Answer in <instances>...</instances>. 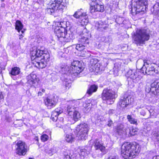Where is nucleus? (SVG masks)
Masks as SVG:
<instances>
[{
  "mask_svg": "<svg viewBox=\"0 0 159 159\" xmlns=\"http://www.w3.org/2000/svg\"><path fill=\"white\" fill-rule=\"evenodd\" d=\"M26 79L27 80V84H30L31 86H33L36 87L37 86L39 79L34 72L32 73L27 76L26 77Z\"/></svg>",
  "mask_w": 159,
  "mask_h": 159,
  "instance_id": "nucleus-13",
  "label": "nucleus"
},
{
  "mask_svg": "<svg viewBox=\"0 0 159 159\" xmlns=\"http://www.w3.org/2000/svg\"><path fill=\"white\" fill-rule=\"evenodd\" d=\"M96 7V11H97L102 12L104 11V6L102 5H99L97 1L94 3Z\"/></svg>",
  "mask_w": 159,
  "mask_h": 159,
  "instance_id": "nucleus-34",
  "label": "nucleus"
},
{
  "mask_svg": "<svg viewBox=\"0 0 159 159\" xmlns=\"http://www.w3.org/2000/svg\"><path fill=\"white\" fill-rule=\"evenodd\" d=\"M108 27L106 26L105 25H100L99 24V26L98 27V29L100 31H103L104 30H106Z\"/></svg>",
  "mask_w": 159,
  "mask_h": 159,
  "instance_id": "nucleus-41",
  "label": "nucleus"
},
{
  "mask_svg": "<svg viewBox=\"0 0 159 159\" xmlns=\"http://www.w3.org/2000/svg\"><path fill=\"white\" fill-rule=\"evenodd\" d=\"M151 34L152 31L148 28L137 30L133 38L134 43L137 45L142 46L149 39Z\"/></svg>",
  "mask_w": 159,
  "mask_h": 159,
  "instance_id": "nucleus-4",
  "label": "nucleus"
},
{
  "mask_svg": "<svg viewBox=\"0 0 159 159\" xmlns=\"http://www.w3.org/2000/svg\"><path fill=\"white\" fill-rule=\"evenodd\" d=\"M107 123H108L107 125L109 127H111V125L113 124V121L110 118L108 119L107 121Z\"/></svg>",
  "mask_w": 159,
  "mask_h": 159,
  "instance_id": "nucleus-43",
  "label": "nucleus"
},
{
  "mask_svg": "<svg viewBox=\"0 0 159 159\" xmlns=\"http://www.w3.org/2000/svg\"><path fill=\"white\" fill-rule=\"evenodd\" d=\"M74 135L71 134H66L65 136V140L68 143H72L74 141Z\"/></svg>",
  "mask_w": 159,
  "mask_h": 159,
  "instance_id": "nucleus-32",
  "label": "nucleus"
},
{
  "mask_svg": "<svg viewBox=\"0 0 159 159\" xmlns=\"http://www.w3.org/2000/svg\"><path fill=\"white\" fill-rule=\"evenodd\" d=\"M89 10L90 13L92 14H93L94 12H97V11H96V7L94 3L93 4L92 3L91 4Z\"/></svg>",
  "mask_w": 159,
  "mask_h": 159,
  "instance_id": "nucleus-39",
  "label": "nucleus"
},
{
  "mask_svg": "<svg viewBox=\"0 0 159 159\" xmlns=\"http://www.w3.org/2000/svg\"><path fill=\"white\" fill-rule=\"evenodd\" d=\"M56 27H60L61 28L65 29L66 27V22L65 21L61 22L60 23L57 22L56 24Z\"/></svg>",
  "mask_w": 159,
  "mask_h": 159,
  "instance_id": "nucleus-37",
  "label": "nucleus"
},
{
  "mask_svg": "<svg viewBox=\"0 0 159 159\" xmlns=\"http://www.w3.org/2000/svg\"><path fill=\"white\" fill-rule=\"evenodd\" d=\"M75 38L74 34L70 31L65 30L63 38L61 39V41L66 42H69L70 40Z\"/></svg>",
  "mask_w": 159,
  "mask_h": 159,
  "instance_id": "nucleus-17",
  "label": "nucleus"
},
{
  "mask_svg": "<svg viewBox=\"0 0 159 159\" xmlns=\"http://www.w3.org/2000/svg\"><path fill=\"white\" fill-rule=\"evenodd\" d=\"M116 111L114 110L110 109L108 111V113L109 115H112L115 113Z\"/></svg>",
  "mask_w": 159,
  "mask_h": 159,
  "instance_id": "nucleus-50",
  "label": "nucleus"
},
{
  "mask_svg": "<svg viewBox=\"0 0 159 159\" xmlns=\"http://www.w3.org/2000/svg\"><path fill=\"white\" fill-rule=\"evenodd\" d=\"M116 132L120 135L125 134V129L123 124H118L116 128Z\"/></svg>",
  "mask_w": 159,
  "mask_h": 159,
  "instance_id": "nucleus-24",
  "label": "nucleus"
},
{
  "mask_svg": "<svg viewBox=\"0 0 159 159\" xmlns=\"http://www.w3.org/2000/svg\"><path fill=\"white\" fill-rule=\"evenodd\" d=\"M54 111L57 112L59 114L63 112L62 109L61 107L57 108Z\"/></svg>",
  "mask_w": 159,
  "mask_h": 159,
  "instance_id": "nucleus-45",
  "label": "nucleus"
},
{
  "mask_svg": "<svg viewBox=\"0 0 159 159\" xmlns=\"http://www.w3.org/2000/svg\"><path fill=\"white\" fill-rule=\"evenodd\" d=\"M2 68L1 67H0V74H1L2 75V77L3 75H2Z\"/></svg>",
  "mask_w": 159,
  "mask_h": 159,
  "instance_id": "nucleus-56",
  "label": "nucleus"
},
{
  "mask_svg": "<svg viewBox=\"0 0 159 159\" xmlns=\"http://www.w3.org/2000/svg\"><path fill=\"white\" fill-rule=\"evenodd\" d=\"M155 66L156 65L154 64H151L149 66H148V70L147 74L148 75H153L155 73L157 72L156 71Z\"/></svg>",
  "mask_w": 159,
  "mask_h": 159,
  "instance_id": "nucleus-22",
  "label": "nucleus"
},
{
  "mask_svg": "<svg viewBox=\"0 0 159 159\" xmlns=\"http://www.w3.org/2000/svg\"><path fill=\"white\" fill-rule=\"evenodd\" d=\"M16 153L20 156H24L27 151L28 147L25 142L18 141L16 144Z\"/></svg>",
  "mask_w": 159,
  "mask_h": 159,
  "instance_id": "nucleus-12",
  "label": "nucleus"
},
{
  "mask_svg": "<svg viewBox=\"0 0 159 159\" xmlns=\"http://www.w3.org/2000/svg\"><path fill=\"white\" fill-rule=\"evenodd\" d=\"M48 136L45 134L42 135L41 136V139L43 142H45L48 140Z\"/></svg>",
  "mask_w": 159,
  "mask_h": 159,
  "instance_id": "nucleus-42",
  "label": "nucleus"
},
{
  "mask_svg": "<svg viewBox=\"0 0 159 159\" xmlns=\"http://www.w3.org/2000/svg\"><path fill=\"white\" fill-rule=\"evenodd\" d=\"M86 14V13L84 12L82 9L80 8L78 9V10L75 12L74 14L73 15V16L75 18L79 19H82L83 16H85Z\"/></svg>",
  "mask_w": 159,
  "mask_h": 159,
  "instance_id": "nucleus-20",
  "label": "nucleus"
},
{
  "mask_svg": "<svg viewBox=\"0 0 159 159\" xmlns=\"http://www.w3.org/2000/svg\"><path fill=\"white\" fill-rule=\"evenodd\" d=\"M116 22L120 25L121 24L124 25L127 23L128 21L123 17L117 16L116 19Z\"/></svg>",
  "mask_w": 159,
  "mask_h": 159,
  "instance_id": "nucleus-29",
  "label": "nucleus"
},
{
  "mask_svg": "<svg viewBox=\"0 0 159 159\" xmlns=\"http://www.w3.org/2000/svg\"><path fill=\"white\" fill-rule=\"evenodd\" d=\"M57 102L56 99L54 97H48L44 100L45 105L49 109H51L54 107L56 106Z\"/></svg>",
  "mask_w": 159,
  "mask_h": 159,
  "instance_id": "nucleus-15",
  "label": "nucleus"
},
{
  "mask_svg": "<svg viewBox=\"0 0 159 159\" xmlns=\"http://www.w3.org/2000/svg\"><path fill=\"white\" fill-rule=\"evenodd\" d=\"M63 128H64V132L65 133L67 132V131L70 129V128L67 126L65 125Z\"/></svg>",
  "mask_w": 159,
  "mask_h": 159,
  "instance_id": "nucleus-47",
  "label": "nucleus"
},
{
  "mask_svg": "<svg viewBox=\"0 0 159 159\" xmlns=\"http://www.w3.org/2000/svg\"><path fill=\"white\" fill-rule=\"evenodd\" d=\"M140 114L143 116H145L146 115V113L144 112V111L143 110L141 111L140 112Z\"/></svg>",
  "mask_w": 159,
  "mask_h": 159,
  "instance_id": "nucleus-53",
  "label": "nucleus"
},
{
  "mask_svg": "<svg viewBox=\"0 0 159 159\" xmlns=\"http://www.w3.org/2000/svg\"><path fill=\"white\" fill-rule=\"evenodd\" d=\"M58 9L57 7H56L54 6V7L52 6V4L50 3L49 5L47 8L46 11L47 13L50 15H53Z\"/></svg>",
  "mask_w": 159,
  "mask_h": 159,
  "instance_id": "nucleus-26",
  "label": "nucleus"
},
{
  "mask_svg": "<svg viewBox=\"0 0 159 159\" xmlns=\"http://www.w3.org/2000/svg\"><path fill=\"white\" fill-rule=\"evenodd\" d=\"M43 93L41 92H39L38 93V95L41 96L42 95Z\"/></svg>",
  "mask_w": 159,
  "mask_h": 159,
  "instance_id": "nucleus-57",
  "label": "nucleus"
},
{
  "mask_svg": "<svg viewBox=\"0 0 159 159\" xmlns=\"http://www.w3.org/2000/svg\"><path fill=\"white\" fill-rule=\"evenodd\" d=\"M51 118L52 120L54 121H56L57 120L58 117H55V116H52L51 115Z\"/></svg>",
  "mask_w": 159,
  "mask_h": 159,
  "instance_id": "nucleus-51",
  "label": "nucleus"
},
{
  "mask_svg": "<svg viewBox=\"0 0 159 159\" xmlns=\"http://www.w3.org/2000/svg\"><path fill=\"white\" fill-rule=\"evenodd\" d=\"M64 159H71L70 156L68 155H64Z\"/></svg>",
  "mask_w": 159,
  "mask_h": 159,
  "instance_id": "nucleus-52",
  "label": "nucleus"
},
{
  "mask_svg": "<svg viewBox=\"0 0 159 159\" xmlns=\"http://www.w3.org/2000/svg\"><path fill=\"white\" fill-rule=\"evenodd\" d=\"M138 130L137 129L132 128L129 129V133L131 136H133L137 134Z\"/></svg>",
  "mask_w": 159,
  "mask_h": 159,
  "instance_id": "nucleus-38",
  "label": "nucleus"
},
{
  "mask_svg": "<svg viewBox=\"0 0 159 159\" xmlns=\"http://www.w3.org/2000/svg\"><path fill=\"white\" fill-rule=\"evenodd\" d=\"M78 153L80 158L82 159L84 158L88 154L86 150L84 148L80 149L79 151H78Z\"/></svg>",
  "mask_w": 159,
  "mask_h": 159,
  "instance_id": "nucleus-30",
  "label": "nucleus"
},
{
  "mask_svg": "<svg viewBox=\"0 0 159 159\" xmlns=\"http://www.w3.org/2000/svg\"><path fill=\"white\" fill-rule=\"evenodd\" d=\"M21 31L22 33H24V31L23 30H22Z\"/></svg>",
  "mask_w": 159,
  "mask_h": 159,
  "instance_id": "nucleus-62",
  "label": "nucleus"
},
{
  "mask_svg": "<svg viewBox=\"0 0 159 159\" xmlns=\"http://www.w3.org/2000/svg\"><path fill=\"white\" fill-rule=\"evenodd\" d=\"M3 96L2 94V93L0 92V100L3 99Z\"/></svg>",
  "mask_w": 159,
  "mask_h": 159,
  "instance_id": "nucleus-54",
  "label": "nucleus"
},
{
  "mask_svg": "<svg viewBox=\"0 0 159 159\" xmlns=\"http://www.w3.org/2000/svg\"><path fill=\"white\" fill-rule=\"evenodd\" d=\"M147 4V0H132L131 10L132 15L141 16L144 13Z\"/></svg>",
  "mask_w": 159,
  "mask_h": 159,
  "instance_id": "nucleus-5",
  "label": "nucleus"
},
{
  "mask_svg": "<svg viewBox=\"0 0 159 159\" xmlns=\"http://www.w3.org/2000/svg\"><path fill=\"white\" fill-rule=\"evenodd\" d=\"M89 100H90V101H91V102H90L91 107H92L93 105H94L96 104L97 102L96 100L93 99H89Z\"/></svg>",
  "mask_w": 159,
  "mask_h": 159,
  "instance_id": "nucleus-44",
  "label": "nucleus"
},
{
  "mask_svg": "<svg viewBox=\"0 0 159 159\" xmlns=\"http://www.w3.org/2000/svg\"><path fill=\"white\" fill-rule=\"evenodd\" d=\"M20 38H19L20 39H21V38H22V37H23V36H22V35H20Z\"/></svg>",
  "mask_w": 159,
  "mask_h": 159,
  "instance_id": "nucleus-58",
  "label": "nucleus"
},
{
  "mask_svg": "<svg viewBox=\"0 0 159 159\" xmlns=\"http://www.w3.org/2000/svg\"><path fill=\"white\" fill-rule=\"evenodd\" d=\"M134 98L132 96L129 95L128 93L125 94L118 102V106L125 109L128 105L134 101Z\"/></svg>",
  "mask_w": 159,
  "mask_h": 159,
  "instance_id": "nucleus-10",
  "label": "nucleus"
},
{
  "mask_svg": "<svg viewBox=\"0 0 159 159\" xmlns=\"http://www.w3.org/2000/svg\"><path fill=\"white\" fill-rule=\"evenodd\" d=\"M152 159H159V156H154Z\"/></svg>",
  "mask_w": 159,
  "mask_h": 159,
  "instance_id": "nucleus-55",
  "label": "nucleus"
},
{
  "mask_svg": "<svg viewBox=\"0 0 159 159\" xmlns=\"http://www.w3.org/2000/svg\"><path fill=\"white\" fill-rule=\"evenodd\" d=\"M91 102V101H90L89 99H87L86 100L85 104L84 105V107L88 108V109L91 108V105H90Z\"/></svg>",
  "mask_w": 159,
  "mask_h": 159,
  "instance_id": "nucleus-40",
  "label": "nucleus"
},
{
  "mask_svg": "<svg viewBox=\"0 0 159 159\" xmlns=\"http://www.w3.org/2000/svg\"><path fill=\"white\" fill-rule=\"evenodd\" d=\"M149 93L152 96H159V80L154 81L151 84V88Z\"/></svg>",
  "mask_w": 159,
  "mask_h": 159,
  "instance_id": "nucleus-14",
  "label": "nucleus"
},
{
  "mask_svg": "<svg viewBox=\"0 0 159 159\" xmlns=\"http://www.w3.org/2000/svg\"><path fill=\"white\" fill-rule=\"evenodd\" d=\"M60 72L62 73L63 74L62 76L61 77V79L62 80L64 81V84H65L66 89H67V88H68V89H69V86H70V80H69L68 78H64L66 77L67 75L66 74H64V73H63V72L61 71V70H60Z\"/></svg>",
  "mask_w": 159,
  "mask_h": 159,
  "instance_id": "nucleus-23",
  "label": "nucleus"
},
{
  "mask_svg": "<svg viewBox=\"0 0 159 159\" xmlns=\"http://www.w3.org/2000/svg\"><path fill=\"white\" fill-rule=\"evenodd\" d=\"M45 151L46 152L49 154L50 156L52 155L53 154L56 153L57 151L56 148L54 147H53L52 148L48 150L45 149Z\"/></svg>",
  "mask_w": 159,
  "mask_h": 159,
  "instance_id": "nucleus-36",
  "label": "nucleus"
},
{
  "mask_svg": "<svg viewBox=\"0 0 159 159\" xmlns=\"http://www.w3.org/2000/svg\"><path fill=\"white\" fill-rule=\"evenodd\" d=\"M79 102L75 100H70L68 102L67 111L68 114L71 116L73 115V119L75 121H77L81 118L80 114L78 107Z\"/></svg>",
  "mask_w": 159,
  "mask_h": 159,
  "instance_id": "nucleus-6",
  "label": "nucleus"
},
{
  "mask_svg": "<svg viewBox=\"0 0 159 159\" xmlns=\"http://www.w3.org/2000/svg\"><path fill=\"white\" fill-rule=\"evenodd\" d=\"M30 54L32 63L38 68H44L49 61V54L43 46L33 47Z\"/></svg>",
  "mask_w": 159,
  "mask_h": 159,
  "instance_id": "nucleus-1",
  "label": "nucleus"
},
{
  "mask_svg": "<svg viewBox=\"0 0 159 159\" xmlns=\"http://www.w3.org/2000/svg\"><path fill=\"white\" fill-rule=\"evenodd\" d=\"M140 149V146L136 143L126 142L121 146V155L125 159L130 157H133L139 153Z\"/></svg>",
  "mask_w": 159,
  "mask_h": 159,
  "instance_id": "nucleus-2",
  "label": "nucleus"
},
{
  "mask_svg": "<svg viewBox=\"0 0 159 159\" xmlns=\"http://www.w3.org/2000/svg\"><path fill=\"white\" fill-rule=\"evenodd\" d=\"M152 13L155 15L159 16V1H157L151 8Z\"/></svg>",
  "mask_w": 159,
  "mask_h": 159,
  "instance_id": "nucleus-21",
  "label": "nucleus"
},
{
  "mask_svg": "<svg viewBox=\"0 0 159 159\" xmlns=\"http://www.w3.org/2000/svg\"><path fill=\"white\" fill-rule=\"evenodd\" d=\"M61 68V71L63 73L66 74L69 77H73L74 76H79L78 75L84 69L82 63L78 61H74L72 62L71 66H66Z\"/></svg>",
  "mask_w": 159,
  "mask_h": 159,
  "instance_id": "nucleus-3",
  "label": "nucleus"
},
{
  "mask_svg": "<svg viewBox=\"0 0 159 159\" xmlns=\"http://www.w3.org/2000/svg\"><path fill=\"white\" fill-rule=\"evenodd\" d=\"M2 1H4V0H1Z\"/></svg>",
  "mask_w": 159,
  "mask_h": 159,
  "instance_id": "nucleus-63",
  "label": "nucleus"
},
{
  "mask_svg": "<svg viewBox=\"0 0 159 159\" xmlns=\"http://www.w3.org/2000/svg\"><path fill=\"white\" fill-rule=\"evenodd\" d=\"M115 91L108 88L104 89L102 93V100L105 101L108 104H111L114 103L115 99Z\"/></svg>",
  "mask_w": 159,
  "mask_h": 159,
  "instance_id": "nucleus-9",
  "label": "nucleus"
},
{
  "mask_svg": "<svg viewBox=\"0 0 159 159\" xmlns=\"http://www.w3.org/2000/svg\"><path fill=\"white\" fill-rule=\"evenodd\" d=\"M23 28V25L21 22L19 20H17L16 23L15 29L19 32Z\"/></svg>",
  "mask_w": 159,
  "mask_h": 159,
  "instance_id": "nucleus-35",
  "label": "nucleus"
},
{
  "mask_svg": "<svg viewBox=\"0 0 159 159\" xmlns=\"http://www.w3.org/2000/svg\"><path fill=\"white\" fill-rule=\"evenodd\" d=\"M50 3L53 7L54 6L59 9H63L66 5L65 0H51Z\"/></svg>",
  "mask_w": 159,
  "mask_h": 159,
  "instance_id": "nucleus-16",
  "label": "nucleus"
},
{
  "mask_svg": "<svg viewBox=\"0 0 159 159\" xmlns=\"http://www.w3.org/2000/svg\"><path fill=\"white\" fill-rule=\"evenodd\" d=\"M127 118L128 121L131 124L137 125L139 123V120L134 118L131 115H128L127 116Z\"/></svg>",
  "mask_w": 159,
  "mask_h": 159,
  "instance_id": "nucleus-28",
  "label": "nucleus"
},
{
  "mask_svg": "<svg viewBox=\"0 0 159 159\" xmlns=\"http://www.w3.org/2000/svg\"><path fill=\"white\" fill-rule=\"evenodd\" d=\"M108 159H119L118 157L117 156H111L109 157Z\"/></svg>",
  "mask_w": 159,
  "mask_h": 159,
  "instance_id": "nucleus-49",
  "label": "nucleus"
},
{
  "mask_svg": "<svg viewBox=\"0 0 159 159\" xmlns=\"http://www.w3.org/2000/svg\"><path fill=\"white\" fill-rule=\"evenodd\" d=\"M89 128L87 123H82L77 125L75 131L76 137L80 140H85L87 138Z\"/></svg>",
  "mask_w": 159,
  "mask_h": 159,
  "instance_id": "nucleus-8",
  "label": "nucleus"
},
{
  "mask_svg": "<svg viewBox=\"0 0 159 159\" xmlns=\"http://www.w3.org/2000/svg\"><path fill=\"white\" fill-rule=\"evenodd\" d=\"M36 140L37 141H39V139H38V138H36Z\"/></svg>",
  "mask_w": 159,
  "mask_h": 159,
  "instance_id": "nucleus-59",
  "label": "nucleus"
},
{
  "mask_svg": "<svg viewBox=\"0 0 159 159\" xmlns=\"http://www.w3.org/2000/svg\"><path fill=\"white\" fill-rule=\"evenodd\" d=\"M29 159H33V158H29Z\"/></svg>",
  "mask_w": 159,
  "mask_h": 159,
  "instance_id": "nucleus-61",
  "label": "nucleus"
},
{
  "mask_svg": "<svg viewBox=\"0 0 159 159\" xmlns=\"http://www.w3.org/2000/svg\"><path fill=\"white\" fill-rule=\"evenodd\" d=\"M65 30L66 29H65L61 28L60 27H56V26H55L54 32L58 40H60L61 39L63 38V35L64 34Z\"/></svg>",
  "mask_w": 159,
  "mask_h": 159,
  "instance_id": "nucleus-18",
  "label": "nucleus"
},
{
  "mask_svg": "<svg viewBox=\"0 0 159 159\" xmlns=\"http://www.w3.org/2000/svg\"><path fill=\"white\" fill-rule=\"evenodd\" d=\"M155 136L156 137V139L159 143V129L157 131V133L155 134Z\"/></svg>",
  "mask_w": 159,
  "mask_h": 159,
  "instance_id": "nucleus-48",
  "label": "nucleus"
},
{
  "mask_svg": "<svg viewBox=\"0 0 159 159\" xmlns=\"http://www.w3.org/2000/svg\"><path fill=\"white\" fill-rule=\"evenodd\" d=\"M20 70L19 68L17 67L12 68L10 73L12 75H16L20 74Z\"/></svg>",
  "mask_w": 159,
  "mask_h": 159,
  "instance_id": "nucleus-33",
  "label": "nucleus"
},
{
  "mask_svg": "<svg viewBox=\"0 0 159 159\" xmlns=\"http://www.w3.org/2000/svg\"><path fill=\"white\" fill-rule=\"evenodd\" d=\"M42 92H44L45 91V90L43 89H42Z\"/></svg>",
  "mask_w": 159,
  "mask_h": 159,
  "instance_id": "nucleus-60",
  "label": "nucleus"
},
{
  "mask_svg": "<svg viewBox=\"0 0 159 159\" xmlns=\"http://www.w3.org/2000/svg\"><path fill=\"white\" fill-rule=\"evenodd\" d=\"M59 115L57 112L55 111H53L52 112V116H55L57 117Z\"/></svg>",
  "mask_w": 159,
  "mask_h": 159,
  "instance_id": "nucleus-46",
  "label": "nucleus"
},
{
  "mask_svg": "<svg viewBox=\"0 0 159 159\" xmlns=\"http://www.w3.org/2000/svg\"><path fill=\"white\" fill-rule=\"evenodd\" d=\"M89 40L87 37H82L79 39V43L76 46V49L78 51L81 52L83 55H85L86 52L83 51L85 48L89 43Z\"/></svg>",
  "mask_w": 159,
  "mask_h": 159,
  "instance_id": "nucleus-11",
  "label": "nucleus"
},
{
  "mask_svg": "<svg viewBox=\"0 0 159 159\" xmlns=\"http://www.w3.org/2000/svg\"><path fill=\"white\" fill-rule=\"evenodd\" d=\"M91 68H92V71H96L97 72L103 70V67L102 65L99 63H97L94 66H91Z\"/></svg>",
  "mask_w": 159,
  "mask_h": 159,
  "instance_id": "nucleus-25",
  "label": "nucleus"
},
{
  "mask_svg": "<svg viewBox=\"0 0 159 159\" xmlns=\"http://www.w3.org/2000/svg\"><path fill=\"white\" fill-rule=\"evenodd\" d=\"M144 63L140 69V71H137L134 70H129L127 72L126 75L133 80L134 82H138L142 78V76L140 74L141 73L143 74H147L148 66H146Z\"/></svg>",
  "mask_w": 159,
  "mask_h": 159,
  "instance_id": "nucleus-7",
  "label": "nucleus"
},
{
  "mask_svg": "<svg viewBox=\"0 0 159 159\" xmlns=\"http://www.w3.org/2000/svg\"><path fill=\"white\" fill-rule=\"evenodd\" d=\"M94 143V147L96 150L99 149L104 154L106 153L105 148L102 146L101 141L99 139H96Z\"/></svg>",
  "mask_w": 159,
  "mask_h": 159,
  "instance_id": "nucleus-19",
  "label": "nucleus"
},
{
  "mask_svg": "<svg viewBox=\"0 0 159 159\" xmlns=\"http://www.w3.org/2000/svg\"><path fill=\"white\" fill-rule=\"evenodd\" d=\"M98 89L97 85L95 84L92 85L87 90V93L89 95H91L93 93L96 92Z\"/></svg>",
  "mask_w": 159,
  "mask_h": 159,
  "instance_id": "nucleus-27",
  "label": "nucleus"
},
{
  "mask_svg": "<svg viewBox=\"0 0 159 159\" xmlns=\"http://www.w3.org/2000/svg\"><path fill=\"white\" fill-rule=\"evenodd\" d=\"M79 21L81 25L84 26L87 25L89 21L87 14H86L85 16H83L82 19H80Z\"/></svg>",
  "mask_w": 159,
  "mask_h": 159,
  "instance_id": "nucleus-31",
  "label": "nucleus"
}]
</instances>
